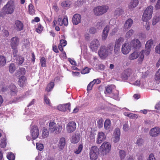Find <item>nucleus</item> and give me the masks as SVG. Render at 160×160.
Instances as JSON below:
<instances>
[{
	"label": "nucleus",
	"instance_id": "obj_30",
	"mask_svg": "<svg viewBox=\"0 0 160 160\" xmlns=\"http://www.w3.org/2000/svg\"><path fill=\"white\" fill-rule=\"evenodd\" d=\"M124 12L123 10L122 7L117 8L114 12V15L116 16H119L122 15Z\"/></svg>",
	"mask_w": 160,
	"mask_h": 160
},
{
	"label": "nucleus",
	"instance_id": "obj_39",
	"mask_svg": "<svg viewBox=\"0 0 160 160\" xmlns=\"http://www.w3.org/2000/svg\"><path fill=\"white\" fill-rule=\"evenodd\" d=\"M54 86V82H52L48 84L46 88V90L49 92L51 91Z\"/></svg>",
	"mask_w": 160,
	"mask_h": 160
},
{
	"label": "nucleus",
	"instance_id": "obj_45",
	"mask_svg": "<svg viewBox=\"0 0 160 160\" xmlns=\"http://www.w3.org/2000/svg\"><path fill=\"white\" fill-rule=\"evenodd\" d=\"M104 22L103 21H100V22H98L96 25V28L98 29H100L104 26Z\"/></svg>",
	"mask_w": 160,
	"mask_h": 160
},
{
	"label": "nucleus",
	"instance_id": "obj_19",
	"mask_svg": "<svg viewBox=\"0 0 160 160\" xmlns=\"http://www.w3.org/2000/svg\"><path fill=\"white\" fill-rule=\"evenodd\" d=\"M116 87L114 85H109L107 86L104 91L105 94H108L111 93L115 88Z\"/></svg>",
	"mask_w": 160,
	"mask_h": 160
},
{
	"label": "nucleus",
	"instance_id": "obj_6",
	"mask_svg": "<svg viewBox=\"0 0 160 160\" xmlns=\"http://www.w3.org/2000/svg\"><path fill=\"white\" fill-rule=\"evenodd\" d=\"M111 148V146L110 143L107 142H104L98 149V151L99 152L103 154L108 152Z\"/></svg>",
	"mask_w": 160,
	"mask_h": 160
},
{
	"label": "nucleus",
	"instance_id": "obj_2",
	"mask_svg": "<svg viewBox=\"0 0 160 160\" xmlns=\"http://www.w3.org/2000/svg\"><path fill=\"white\" fill-rule=\"evenodd\" d=\"M113 45L112 43H110L107 47L102 46L98 51V54L102 58H105L113 52Z\"/></svg>",
	"mask_w": 160,
	"mask_h": 160
},
{
	"label": "nucleus",
	"instance_id": "obj_5",
	"mask_svg": "<svg viewBox=\"0 0 160 160\" xmlns=\"http://www.w3.org/2000/svg\"><path fill=\"white\" fill-rule=\"evenodd\" d=\"M108 7L107 6L104 5L97 7L93 9L94 14L97 15H100L106 12L108 9Z\"/></svg>",
	"mask_w": 160,
	"mask_h": 160
},
{
	"label": "nucleus",
	"instance_id": "obj_38",
	"mask_svg": "<svg viewBox=\"0 0 160 160\" xmlns=\"http://www.w3.org/2000/svg\"><path fill=\"white\" fill-rule=\"evenodd\" d=\"M71 3L69 1H65L62 2L61 4V5L63 7H69Z\"/></svg>",
	"mask_w": 160,
	"mask_h": 160
},
{
	"label": "nucleus",
	"instance_id": "obj_51",
	"mask_svg": "<svg viewBox=\"0 0 160 160\" xmlns=\"http://www.w3.org/2000/svg\"><path fill=\"white\" fill-rule=\"evenodd\" d=\"M7 158L9 160H14L15 156L12 152H9L7 155Z\"/></svg>",
	"mask_w": 160,
	"mask_h": 160
},
{
	"label": "nucleus",
	"instance_id": "obj_55",
	"mask_svg": "<svg viewBox=\"0 0 160 160\" xmlns=\"http://www.w3.org/2000/svg\"><path fill=\"white\" fill-rule=\"evenodd\" d=\"M103 120L102 118L99 119L98 121V126L99 128H101L103 127Z\"/></svg>",
	"mask_w": 160,
	"mask_h": 160
},
{
	"label": "nucleus",
	"instance_id": "obj_34",
	"mask_svg": "<svg viewBox=\"0 0 160 160\" xmlns=\"http://www.w3.org/2000/svg\"><path fill=\"white\" fill-rule=\"evenodd\" d=\"M137 140L135 143L137 144L138 146H141L142 145L143 143V139L140 137H138L136 138Z\"/></svg>",
	"mask_w": 160,
	"mask_h": 160
},
{
	"label": "nucleus",
	"instance_id": "obj_4",
	"mask_svg": "<svg viewBox=\"0 0 160 160\" xmlns=\"http://www.w3.org/2000/svg\"><path fill=\"white\" fill-rule=\"evenodd\" d=\"M48 128L51 132H54L56 134L59 133L62 130V126L59 124H56L54 122H49Z\"/></svg>",
	"mask_w": 160,
	"mask_h": 160
},
{
	"label": "nucleus",
	"instance_id": "obj_12",
	"mask_svg": "<svg viewBox=\"0 0 160 160\" xmlns=\"http://www.w3.org/2000/svg\"><path fill=\"white\" fill-rule=\"evenodd\" d=\"M131 51V47L128 43L122 44L121 48V52L124 55L128 54Z\"/></svg>",
	"mask_w": 160,
	"mask_h": 160
},
{
	"label": "nucleus",
	"instance_id": "obj_27",
	"mask_svg": "<svg viewBox=\"0 0 160 160\" xmlns=\"http://www.w3.org/2000/svg\"><path fill=\"white\" fill-rule=\"evenodd\" d=\"M15 26L16 29L18 31H21L23 29V25L19 21H17L15 22Z\"/></svg>",
	"mask_w": 160,
	"mask_h": 160
},
{
	"label": "nucleus",
	"instance_id": "obj_44",
	"mask_svg": "<svg viewBox=\"0 0 160 160\" xmlns=\"http://www.w3.org/2000/svg\"><path fill=\"white\" fill-rule=\"evenodd\" d=\"M28 9L29 13L31 15H33L34 13V7L32 4H30L28 7Z\"/></svg>",
	"mask_w": 160,
	"mask_h": 160
},
{
	"label": "nucleus",
	"instance_id": "obj_48",
	"mask_svg": "<svg viewBox=\"0 0 160 160\" xmlns=\"http://www.w3.org/2000/svg\"><path fill=\"white\" fill-rule=\"evenodd\" d=\"M160 20V16H155L153 19L152 21V24L153 25H155Z\"/></svg>",
	"mask_w": 160,
	"mask_h": 160
},
{
	"label": "nucleus",
	"instance_id": "obj_7",
	"mask_svg": "<svg viewBox=\"0 0 160 160\" xmlns=\"http://www.w3.org/2000/svg\"><path fill=\"white\" fill-rule=\"evenodd\" d=\"M30 133L32 138L34 140L38 137L39 131L37 126L33 125L31 126L30 128Z\"/></svg>",
	"mask_w": 160,
	"mask_h": 160
},
{
	"label": "nucleus",
	"instance_id": "obj_42",
	"mask_svg": "<svg viewBox=\"0 0 160 160\" xmlns=\"http://www.w3.org/2000/svg\"><path fill=\"white\" fill-rule=\"evenodd\" d=\"M144 50H142L140 53L139 58L138 59V63L141 64L143 60L144 55L143 54Z\"/></svg>",
	"mask_w": 160,
	"mask_h": 160
},
{
	"label": "nucleus",
	"instance_id": "obj_41",
	"mask_svg": "<svg viewBox=\"0 0 160 160\" xmlns=\"http://www.w3.org/2000/svg\"><path fill=\"white\" fill-rule=\"evenodd\" d=\"M119 154L121 160H124L126 155L125 152L124 150H121L119 151Z\"/></svg>",
	"mask_w": 160,
	"mask_h": 160
},
{
	"label": "nucleus",
	"instance_id": "obj_35",
	"mask_svg": "<svg viewBox=\"0 0 160 160\" xmlns=\"http://www.w3.org/2000/svg\"><path fill=\"white\" fill-rule=\"evenodd\" d=\"M16 69L15 65L13 63H11L9 66V71L10 73H13Z\"/></svg>",
	"mask_w": 160,
	"mask_h": 160
},
{
	"label": "nucleus",
	"instance_id": "obj_37",
	"mask_svg": "<svg viewBox=\"0 0 160 160\" xmlns=\"http://www.w3.org/2000/svg\"><path fill=\"white\" fill-rule=\"evenodd\" d=\"M120 46H121L115 43L114 50L115 55H117L119 53L120 50Z\"/></svg>",
	"mask_w": 160,
	"mask_h": 160
},
{
	"label": "nucleus",
	"instance_id": "obj_50",
	"mask_svg": "<svg viewBox=\"0 0 160 160\" xmlns=\"http://www.w3.org/2000/svg\"><path fill=\"white\" fill-rule=\"evenodd\" d=\"M124 39L123 37H120L118 39H117L115 43L121 46L122 43L124 42Z\"/></svg>",
	"mask_w": 160,
	"mask_h": 160
},
{
	"label": "nucleus",
	"instance_id": "obj_63",
	"mask_svg": "<svg viewBox=\"0 0 160 160\" xmlns=\"http://www.w3.org/2000/svg\"><path fill=\"white\" fill-rule=\"evenodd\" d=\"M155 50L157 53L160 54V43L156 46Z\"/></svg>",
	"mask_w": 160,
	"mask_h": 160
},
{
	"label": "nucleus",
	"instance_id": "obj_60",
	"mask_svg": "<svg viewBox=\"0 0 160 160\" xmlns=\"http://www.w3.org/2000/svg\"><path fill=\"white\" fill-rule=\"evenodd\" d=\"M43 29V28L42 26L39 24L38 28L36 29V31L38 33H40L42 31Z\"/></svg>",
	"mask_w": 160,
	"mask_h": 160
},
{
	"label": "nucleus",
	"instance_id": "obj_36",
	"mask_svg": "<svg viewBox=\"0 0 160 160\" xmlns=\"http://www.w3.org/2000/svg\"><path fill=\"white\" fill-rule=\"evenodd\" d=\"M119 92L118 91H116L113 93H112L111 95V97L115 100L119 101L120 98L118 96Z\"/></svg>",
	"mask_w": 160,
	"mask_h": 160
},
{
	"label": "nucleus",
	"instance_id": "obj_21",
	"mask_svg": "<svg viewBox=\"0 0 160 160\" xmlns=\"http://www.w3.org/2000/svg\"><path fill=\"white\" fill-rule=\"evenodd\" d=\"M19 39L17 37H13L11 40V45L12 48L17 47L19 44Z\"/></svg>",
	"mask_w": 160,
	"mask_h": 160
},
{
	"label": "nucleus",
	"instance_id": "obj_62",
	"mask_svg": "<svg viewBox=\"0 0 160 160\" xmlns=\"http://www.w3.org/2000/svg\"><path fill=\"white\" fill-rule=\"evenodd\" d=\"M155 79L156 80L160 79V68L158 70L156 74Z\"/></svg>",
	"mask_w": 160,
	"mask_h": 160
},
{
	"label": "nucleus",
	"instance_id": "obj_31",
	"mask_svg": "<svg viewBox=\"0 0 160 160\" xmlns=\"http://www.w3.org/2000/svg\"><path fill=\"white\" fill-rule=\"evenodd\" d=\"M138 3V0H132L129 4L128 7L129 8H135L137 6Z\"/></svg>",
	"mask_w": 160,
	"mask_h": 160
},
{
	"label": "nucleus",
	"instance_id": "obj_13",
	"mask_svg": "<svg viewBox=\"0 0 160 160\" xmlns=\"http://www.w3.org/2000/svg\"><path fill=\"white\" fill-rule=\"evenodd\" d=\"M106 138V136L104 133L102 132H99L97 135L96 143L98 144L101 143Z\"/></svg>",
	"mask_w": 160,
	"mask_h": 160
},
{
	"label": "nucleus",
	"instance_id": "obj_29",
	"mask_svg": "<svg viewBox=\"0 0 160 160\" xmlns=\"http://www.w3.org/2000/svg\"><path fill=\"white\" fill-rule=\"evenodd\" d=\"M25 68H20L18 71L15 73V76L18 77L21 76H23V75L25 73Z\"/></svg>",
	"mask_w": 160,
	"mask_h": 160
},
{
	"label": "nucleus",
	"instance_id": "obj_14",
	"mask_svg": "<svg viewBox=\"0 0 160 160\" xmlns=\"http://www.w3.org/2000/svg\"><path fill=\"white\" fill-rule=\"evenodd\" d=\"M58 24L60 26L64 25L66 26L68 24V20L67 16L64 17L62 19V16L59 15L58 17Z\"/></svg>",
	"mask_w": 160,
	"mask_h": 160
},
{
	"label": "nucleus",
	"instance_id": "obj_32",
	"mask_svg": "<svg viewBox=\"0 0 160 160\" xmlns=\"http://www.w3.org/2000/svg\"><path fill=\"white\" fill-rule=\"evenodd\" d=\"M111 122L109 119H106L104 123V127L105 130H108L111 126Z\"/></svg>",
	"mask_w": 160,
	"mask_h": 160
},
{
	"label": "nucleus",
	"instance_id": "obj_22",
	"mask_svg": "<svg viewBox=\"0 0 160 160\" xmlns=\"http://www.w3.org/2000/svg\"><path fill=\"white\" fill-rule=\"evenodd\" d=\"M109 30V27L107 26L104 29L102 35V39L103 40H105L107 38Z\"/></svg>",
	"mask_w": 160,
	"mask_h": 160
},
{
	"label": "nucleus",
	"instance_id": "obj_56",
	"mask_svg": "<svg viewBox=\"0 0 160 160\" xmlns=\"http://www.w3.org/2000/svg\"><path fill=\"white\" fill-rule=\"evenodd\" d=\"M121 78L123 80H126L129 78L127 76V74L126 73V72L124 71L122 74Z\"/></svg>",
	"mask_w": 160,
	"mask_h": 160
},
{
	"label": "nucleus",
	"instance_id": "obj_28",
	"mask_svg": "<svg viewBox=\"0 0 160 160\" xmlns=\"http://www.w3.org/2000/svg\"><path fill=\"white\" fill-rule=\"evenodd\" d=\"M139 57V54L137 51H134L129 55L128 58L129 60H133Z\"/></svg>",
	"mask_w": 160,
	"mask_h": 160
},
{
	"label": "nucleus",
	"instance_id": "obj_54",
	"mask_svg": "<svg viewBox=\"0 0 160 160\" xmlns=\"http://www.w3.org/2000/svg\"><path fill=\"white\" fill-rule=\"evenodd\" d=\"M24 60L23 58L21 57H18L17 58V62L18 64H22Z\"/></svg>",
	"mask_w": 160,
	"mask_h": 160
},
{
	"label": "nucleus",
	"instance_id": "obj_1",
	"mask_svg": "<svg viewBox=\"0 0 160 160\" xmlns=\"http://www.w3.org/2000/svg\"><path fill=\"white\" fill-rule=\"evenodd\" d=\"M15 9V5L11 0L8 1L2 8L0 13V16L3 17L6 14H12Z\"/></svg>",
	"mask_w": 160,
	"mask_h": 160
},
{
	"label": "nucleus",
	"instance_id": "obj_9",
	"mask_svg": "<svg viewBox=\"0 0 160 160\" xmlns=\"http://www.w3.org/2000/svg\"><path fill=\"white\" fill-rule=\"evenodd\" d=\"M100 46L99 41L97 39L93 40L90 42L89 48L92 51H96Z\"/></svg>",
	"mask_w": 160,
	"mask_h": 160
},
{
	"label": "nucleus",
	"instance_id": "obj_59",
	"mask_svg": "<svg viewBox=\"0 0 160 160\" xmlns=\"http://www.w3.org/2000/svg\"><path fill=\"white\" fill-rule=\"evenodd\" d=\"M138 116L137 114L130 113L129 115V117L132 119H136L137 118Z\"/></svg>",
	"mask_w": 160,
	"mask_h": 160
},
{
	"label": "nucleus",
	"instance_id": "obj_8",
	"mask_svg": "<svg viewBox=\"0 0 160 160\" xmlns=\"http://www.w3.org/2000/svg\"><path fill=\"white\" fill-rule=\"evenodd\" d=\"M90 157L91 160H96L98 158V148L96 146L91 147L90 150Z\"/></svg>",
	"mask_w": 160,
	"mask_h": 160
},
{
	"label": "nucleus",
	"instance_id": "obj_47",
	"mask_svg": "<svg viewBox=\"0 0 160 160\" xmlns=\"http://www.w3.org/2000/svg\"><path fill=\"white\" fill-rule=\"evenodd\" d=\"M36 148L39 151H42L43 149L44 146L43 144L40 143H37L36 144Z\"/></svg>",
	"mask_w": 160,
	"mask_h": 160
},
{
	"label": "nucleus",
	"instance_id": "obj_3",
	"mask_svg": "<svg viewBox=\"0 0 160 160\" xmlns=\"http://www.w3.org/2000/svg\"><path fill=\"white\" fill-rule=\"evenodd\" d=\"M153 10V6L150 5L144 11L142 16V19L143 21L147 22V24L148 23L147 22L152 18Z\"/></svg>",
	"mask_w": 160,
	"mask_h": 160
},
{
	"label": "nucleus",
	"instance_id": "obj_24",
	"mask_svg": "<svg viewBox=\"0 0 160 160\" xmlns=\"http://www.w3.org/2000/svg\"><path fill=\"white\" fill-rule=\"evenodd\" d=\"M80 140V137L78 134H75L72 136L71 141L72 143H77Z\"/></svg>",
	"mask_w": 160,
	"mask_h": 160
},
{
	"label": "nucleus",
	"instance_id": "obj_10",
	"mask_svg": "<svg viewBox=\"0 0 160 160\" xmlns=\"http://www.w3.org/2000/svg\"><path fill=\"white\" fill-rule=\"evenodd\" d=\"M76 125L75 122H70L68 123L66 126V129L67 132L71 133L75 131L76 128Z\"/></svg>",
	"mask_w": 160,
	"mask_h": 160
},
{
	"label": "nucleus",
	"instance_id": "obj_23",
	"mask_svg": "<svg viewBox=\"0 0 160 160\" xmlns=\"http://www.w3.org/2000/svg\"><path fill=\"white\" fill-rule=\"evenodd\" d=\"M125 71L129 78L133 80L134 78L135 77L134 74H133V71L132 69L129 68Z\"/></svg>",
	"mask_w": 160,
	"mask_h": 160
},
{
	"label": "nucleus",
	"instance_id": "obj_15",
	"mask_svg": "<svg viewBox=\"0 0 160 160\" xmlns=\"http://www.w3.org/2000/svg\"><path fill=\"white\" fill-rule=\"evenodd\" d=\"M131 47L136 49L139 48L141 46L140 41L137 39L132 40L130 42Z\"/></svg>",
	"mask_w": 160,
	"mask_h": 160
},
{
	"label": "nucleus",
	"instance_id": "obj_43",
	"mask_svg": "<svg viewBox=\"0 0 160 160\" xmlns=\"http://www.w3.org/2000/svg\"><path fill=\"white\" fill-rule=\"evenodd\" d=\"M6 63L5 58L2 56H0V66H3Z\"/></svg>",
	"mask_w": 160,
	"mask_h": 160
},
{
	"label": "nucleus",
	"instance_id": "obj_52",
	"mask_svg": "<svg viewBox=\"0 0 160 160\" xmlns=\"http://www.w3.org/2000/svg\"><path fill=\"white\" fill-rule=\"evenodd\" d=\"M7 143L6 138H3L1 141L0 144V146L1 148H4L6 147V145Z\"/></svg>",
	"mask_w": 160,
	"mask_h": 160
},
{
	"label": "nucleus",
	"instance_id": "obj_57",
	"mask_svg": "<svg viewBox=\"0 0 160 160\" xmlns=\"http://www.w3.org/2000/svg\"><path fill=\"white\" fill-rule=\"evenodd\" d=\"M113 135H117L120 136V131L119 128H116L115 129L113 133Z\"/></svg>",
	"mask_w": 160,
	"mask_h": 160
},
{
	"label": "nucleus",
	"instance_id": "obj_11",
	"mask_svg": "<svg viewBox=\"0 0 160 160\" xmlns=\"http://www.w3.org/2000/svg\"><path fill=\"white\" fill-rule=\"evenodd\" d=\"M70 103H68L63 105H60L58 106L57 108L58 109L62 111H70Z\"/></svg>",
	"mask_w": 160,
	"mask_h": 160
},
{
	"label": "nucleus",
	"instance_id": "obj_25",
	"mask_svg": "<svg viewBox=\"0 0 160 160\" xmlns=\"http://www.w3.org/2000/svg\"><path fill=\"white\" fill-rule=\"evenodd\" d=\"M66 144L65 138H62L59 141L58 146L59 147L60 150H62Z\"/></svg>",
	"mask_w": 160,
	"mask_h": 160
},
{
	"label": "nucleus",
	"instance_id": "obj_49",
	"mask_svg": "<svg viewBox=\"0 0 160 160\" xmlns=\"http://www.w3.org/2000/svg\"><path fill=\"white\" fill-rule=\"evenodd\" d=\"M153 43V41L152 39H150L148 41L145 45V47L151 48Z\"/></svg>",
	"mask_w": 160,
	"mask_h": 160
},
{
	"label": "nucleus",
	"instance_id": "obj_46",
	"mask_svg": "<svg viewBox=\"0 0 160 160\" xmlns=\"http://www.w3.org/2000/svg\"><path fill=\"white\" fill-rule=\"evenodd\" d=\"M41 66L42 67L46 66V62L45 58H42L40 60Z\"/></svg>",
	"mask_w": 160,
	"mask_h": 160
},
{
	"label": "nucleus",
	"instance_id": "obj_26",
	"mask_svg": "<svg viewBox=\"0 0 160 160\" xmlns=\"http://www.w3.org/2000/svg\"><path fill=\"white\" fill-rule=\"evenodd\" d=\"M133 23L132 20L130 18L127 20L125 22L124 28L125 29H128L130 28L132 26Z\"/></svg>",
	"mask_w": 160,
	"mask_h": 160
},
{
	"label": "nucleus",
	"instance_id": "obj_58",
	"mask_svg": "<svg viewBox=\"0 0 160 160\" xmlns=\"http://www.w3.org/2000/svg\"><path fill=\"white\" fill-rule=\"evenodd\" d=\"M120 139V136L117 135H113V141L116 143L118 142Z\"/></svg>",
	"mask_w": 160,
	"mask_h": 160
},
{
	"label": "nucleus",
	"instance_id": "obj_33",
	"mask_svg": "<svg viewBox=\"0 0 160 160\" xmlns=\"http://www.w3.org/2000/svg\"><path fill=\"white\" fill-rule=\"evenodd\" d=\"M49 134V132L48 130L45 128H43L42 131V136L43 138H44L47 137Z\"/></svg>",
	"mask_w": 160,
	"mask_h": 160
},
{
	"label": "nucleus",
	"instance_id": "obj_16",
	"mask_svg": "<svg viewBox=\"0 0 160 160\" xmlns=\"http://www.w3.org/2000/svg\"><path fill=\"white\" fill-rule=\"evenodd\" d=\"M160 132V128L156 127L151 129L149 132L150 136L152 137H156L158 136Z\"/></svg>",
	"mask_w": 160,
	"mask_h": 160
},
{
	"label": "nucleus",
	"instance_id": "obj_61",
	"mask_svg": "<svg viewBox=\"0 0 160 160\" xmlns=\"http://www.w3.org/2000/svg\"><path fill=\"white\" fill-rule=\"evenodd\" d=\"M94 85L93 82H91L88 85L87 88V90L88 91H90L92 90L93 86Z\"/></svg>",
	"mask_w": 160,
	"mask_h": 160
},
{
	"label": "nucleus",
	"instance_id": "obj_53",
	"mask_svg": "<svg viewBox=\"0 0 160 160\" xmlns=\"http://www.w3.org/2000/svg\"><path fill=\"white\" fill-rule=\"evenodd\" d=\"M83 148V146L82 144H80L78 148L76 149L74 151V152L76 154H78L82 151Z\"/></svg>",
	"mask_w": 160,
	"mask_h": 160
},
{
	"label": "nucleus",
	"instance_id": "obj_18",
	"mask_svg": "<svg viewBox=\"0 0 160 160\" xmlns=\"http://www.w3.org/2000/svg\"><path fill=\"white\" fill-rule=\"evenodd\" d=\"M10 90V93L11 95L15 96L16 95L18 92V88L13 84H11L9 87Z\"/></svg>",
	"mask_w": 160,
	"mask_h": 160
},
{
	"label": "nucleus",
	"instance_id": "obj_40",
	"mask_svg": "<svg viewBox=\"0 0 160 160\" xmlns=\"http://www.w3.org/2000/svg\"><path fill=\"white\" fill-rule=\"evenodd\" d=\"M134 33V31L132 29H130L129 31L127 32L125 35V37L127 39H128L130 38L131 36Z\"/></svg>",
	"mask_w": 160,
	"mask_h": 160
},
{
	"label": "nucleus",
	"instance_id": "obj_20",
	"mask_svg": "<svg viewBox=\"0 0 160 160\" xmlns=\"http://www.w3.org/2000/svg\"><path fill=\"white\" fill-rule=\"evenodd\" d=\"M18 83L19 86L21 87H23L26 85V78L24 76H21L19 78Z\"/></svg>",
	"mask_w": 160,
	"mask_h": 160
},
{
	"label": "nucleus",
	"instance_id": "obj_17",
	"mask_svg": "<svg viewBox=\"0 0 160 160\" xmlns=\"http://www.w3.org/2000/svg\"><path fill=\"white\" fill-rule=\"evenodd\" d=\"M81 16L78 14H75L72 18V22L73 24L77 25L81 22Z\"/></svg>",
	"mask_w": 160,
	"mask_h": 160
},
{
	"label": "nucleus",
	"instance_id": "obj_64",
	"mask_svg": "<svg viewBox=\"0 0 160 160\" xmlns=\"http://www.w3.org/2000/svg\"><path fill=\"white\" fill-rule=\"evenodd\" d=\"M155 8L156 10L160 9V0H158L155 6Z\"/></svg>",
	"mask_w": 160,
	"mask_h": 160
}]
</instances>
